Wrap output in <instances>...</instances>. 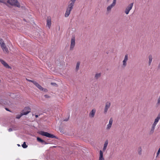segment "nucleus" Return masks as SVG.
Instances as JSON below:
<instances>
[{"instance_id": "nucleus-1", "label": "nucleus", "mask_w": 160, "mask_h": 160, "mask_svg": "<svg viewBox=\"0 0 160 160\" xmlns=\"http://www.w3.org/2000/svg\"><path fill=\"white\" fill-rule=\"evenodd\" d=\"M76 1V0H70V1L68 2V5L64 15V16L65 17H68L70 14L73 8Z\"/></svg>"}, {"instance_id": "nucleus-2", "label": "nucleus", "mask_w": 160, "mask_h": 160, "mask_svg": "<svg viewBox=\"0 0 160 160\" xmlns=\"http://www.w3.org/2000/svg\"><path fill=\"white\" fill-rule=\"evenodd\" d=\"M0 2L19 8L20 7V4L17 0H0Z\"/></svg>"}, {"instance_id": "nucleus-3", "label": "nucleus", "mask_w": 160, "mask_h": 160, "mask_svg": "<svg viewBox=\"0 0 160 160\" xmlns=\"http://www.w3.org/2000/svg\"><path fill=\"white\" fill-rule=\"evenodd\" d=\"M39 134L42 136H46L48 138H57V137L53 134H51L47 132L40 131Z\"/></svg>"}, {"instance_id": "nucleus-4", "label": "nucleus", "mask_w": 160, "mask_h": 160, "mask_svg": "<svg viewBox=\"0 0 160 160\" xmlns=\"http://www.w3.org/2000/svg\"><path fill=\"white\" fill-rule=\"evenodd\" d=\"M133 5V2L130 4L126 8L124 12L126 14H128L129 11L132 9Z\"/></svg>"}, {"instance_id": "nucleus-5", "label": "nucleus", "mask_w": 160, "mask_h": 160, "mask_svg": "<svg viewBox=\"0 0 160 160\" xmlns=\"http://www.w3.org/2000/svg\"><path fill=\"white\" fill-rule=\"evenodd\" d=\"M31 110V108L29 107H25L22 111V115L27 114L30 112Z\"/></svg>"}, {"instance_id": "nucleus-6", "label": "nucleus", "mask_w": 160, "mask_h": 160, "mask_svg": "<svg viewBox=\"0 0 160 160\" xmlns=\"http://www.w3.org/2000/svg\"><path fill=\"white\" fill-rule=\"evenodd\" d=\"M75 44V37H72L71 40V44L70 49L72 50L74 48Z\"/></svg>"}, {"instance_id": "nucleus-7", "label": "nucleus", "mask_w": 160, "mask_h": 160, "mask_svg": "<svg viewBox=\"0 0 160 160\" xmlns=\"http://www.w3.org/2000/svg\"><path fill=\"white\" fill-rule=\"evenodd\" d=\"M111 106V102L109 101L107 102L105 104V106L104 109V113H106Z\"/></svg>"}, {"instance_id": "nucleus-8", "label": "nucleus", "mask_w": 160, "mask_h": 160, "mask_svg": "<svg viewBox=\"0 0 160 160\" xmlns=\"http://www.w3.org/2000/svg\"><path fill=\"white\" fill-rule=\"evenodd\" d=\"M117 0H113L112 3L107 8V10L108 12H109L111 11V9L115 6Z\"/></svg>"}, {"instance_id": "nucleus-9", "label": "nucleus", "mask_w": 160, "mask_h": 160, "mask_svg": "<svg viewBox=\"0 0 160 160\" xmlns=\"http://www.w3.org/2000/svg\"><path fill=\"white\" fill-rule=\"evenodd\" d=\"M51 24V20L50 17H48L47 19V26L49 29L50 28Z\"/></svg>"}, {"instance_id": "nucleus-10", "label": "nucleus", "mask_w": 160, "mask_h": 160, "mask_svg": "<svg viewBox=\"0 0 160 160\" xmlns=\"http://www.w3.org/2000/svg\"><path fill=\"white\" fill-rule=\"evenodd\" d=\"M128 55L126 54L124 57V59L122 61V66L125 67L127 65V62L128 61Z\"/></svg>"}, {"instance_id": "nucleus-11", "label": "nucleus", "mask_w": 160, "mask_h": 160, "mask_svg": "<svg viewBox=\"0 0 160 160\" xmlns=\"http://www.w3.org/2000/svg\"><path fill=\"white\" fill-rule=\"evenodd\" d=\"M0 62L5 68H11L9 65L4 61L0 59Z\"/></svg>"}, {"instance_id": "nucleus-12", "label": "nucleus", "mask_w": 160, "mask_h": 160, "mask_svg": "<svg viewBox=\"0 0 160 160\" xmlns=\"http://www.w3.org/2000/svg\"><path fill=\"white\" fill-rule=\"evenodd\" d=\"M96 112V110L93 109L92 110L89 114V116L91 118H93Z\"/></svg>"}, {"instance_id": "nucleus-13", "label": "nucleus", "mask_w": 160, "mask_h": 160, "mask_svg": "<svg viewBox=\"0 0 160 160\" xmlns=\"http://www.w3.org/2000/svg\"><path fill=\"white\" fill-rule=\"evenodd\" d=\"M160 119V112L158 114V117L155 119L153 123V124L156 125L158 122L159 119Z\"/></svg>"}, {"instance_id": "nucleus-14", "label": "nucleus", "mask_w": 160, "mask_h": 160, "mask_svg": "<svg viewBox=\"0 0 160 160\" xmlns=\"http://www.w3.org/2000/svg\"><path fill=\"white\" fill-rule=\"evenodd\" d=\"M98 160H105L103 156L102 151L101 150L99 151Z\"/></svg>"}, {"instance_id": "nucleus-15", "label": "nucleus", "mask_w": 160, "mask_h": 160, "mask_svg": "<svg viewBox=\"0 0 160 160\" xmlns=\"http://www.w3.org/2000/svg\"><path fill=\"white\" fill-rule=\"evenodd\" d=\"M156 125L152 124V126L151 127V128L150 129L149 132V134L150 135L152 134L154 132L155 128L156 127Z\"/></svg>"}, {"instance_id": "nucleus-16", "label": "nucleus", "mask_w": 160, "mask_h": 160, "mask_svg": "<svg viewBox=\"0 0 160 160\" xmlns=\"http://www.w3.org/2000/svg\"><path fill=\"white\" fill-rule=\"evenodd\" d=\"M1 47L4 52H5L7 53L8 52V48L6 47L5 44H4L3 45H2V46H1Z\"/></svg>"}, {"instance_id": "nucleus-17", "label": "nucleus", "mask_w": 160, "mask_h": 160, "mask_svg": "<svg viewBox=\"0 0 160 160\" xmlns=\"http://www.w3.org/2000/svg\"><path fill=\"white\" fill-rule=\"evenodd\" d=\"M1 47L4 52H5L7 53L8 52V48L6 47L5 44H4L3 45H2V46H1Z\"/></svg>"}, {"instance_id": "nucleus-18", "label": "nucleus", "mask_w": 160, "mask_h": 160, "mask_svg": "<svg viewBox=\"0 0 160 160\" xmlns=\"http://www.w3.org/2000/svg\"><path fill=\"white\" fill-rule=\"evenodd\" d=\"M1 47L4 52H5L7 53L8 52V48L6 47L5 44H4L3 45H2V46H1Z\"/></svg>"}, {"instance_id": "nucleus-19", "label": "nucleus", "mask_w": 160, "mask_h": 160, "mask_svg": "<svg viewBox=\"0 0 160 160\" xmlns=\"http://www.w3.org/2000/svg\"><path fill=\"white\" fill-rule=\"evenodd\" d=\"M37 141L42 143L44 144H47V143L44 140L41 139V138L39 137H37Z\"/></svg>"}, {"instance_id": "nucleus-20", "label": "nucleus", "mask_w": 160, "mask_h": 160, "mask_svg": "<svg viewBox=\"0 0 160 160\" xmlns=\"http://www.w3.org/2000/svg\"><path fill=\"white\" fill-rule=\"evenodd\" d=\"M34 85H35L40 90L43 91L44 90V88H43L40 85L36 82Z\"/></svg>"}, {"instance_id": "nucleus-21", "label": "nucleus", "mask_w": 160, "mask_h": 160, "mask_svg": "<svg viewBox=\"0 0 160 160\" xmlns=\"http://www.w3.org/2000/svg\"><path fill=\"white\" fill-rule=\"evenodd\" d=\"M108 141L107 140L106 141L104 142L103 147L102 149V151L103 152H104L106 150L108 145Z\"/></svg>"}, {"instance_id": "nucleus-22", "label": "nucleus", "mask_w": 160, "mask_h": 160, "mask_svg": "<svg viewBox=\"0 0 160 160\" xmlns=\"http://www.w3.org/2000/svg\"><path fill=\"white\" fill-rule=\"evenodd\" d=\"M138 154L139 155H141L142 154V147L141 146L139 147L137 149Z\"/></svg>"}, {"instance_id": "nucleus-23", "label": "nucleus", "mask_w": 160, "mask_h": 160, "mask_svg": "<svg viewBox=\"0 0 160 160\" xmlns=\"http://www.w3.org/2000/svg\"><path fill=\"white\" fill-rule=\"evenodd\" d=\"M148 58H149V62H148V64L149 65H151V63L152 61V57L151 55H149L148 56Z\"/></svg>"}, {"instance_id": "nucleus-24", "label": "nucleus", "mask_w": 160, "mask_h": 160, "mask_svg": "<svg viewBox=\"0 0 160 160\" xmlns=\"http://www.w3.org/2000/svg\"><path fill=\"white\" fill-rule=\"evenodd\" d=\"M101 76V73H97L95 75V78L96 79H98V78H100Z\"/></svg>"}, {"instance_id": "nucleus-25", "label": "nucleus", "mask_w": 160, "mask_h": 160, "mask_svg": "<svg viewBox=\"0 0 160 160\" xmlns=\"http://www.w3.org/2000/svg\"><path fill=\"white\" fill-rule=\"evenodd\" d=\"M80 62H77V64H76V70L77 71H78L79 69V66H80Z\"/></svg>"}, {"instance_id": "nucleus-26", "label": "nucleus", "mask_w": 160, "mask_h": 160, "mask_svg": "<svg viewBox=\"0 0 160 160\" xmlns=\"http://www.w3.org/2000/svg\"><path fill=\"white\" fill-rule=\"evenodd\" d=\"M5 44L3 41V40L2 39L0 38V46H1L2 45H3L4 44Z\"/></svg>"}, {"instance_id": "nucleus-27", "label": "nucleus", "mask_w": 160, "mask_h": 160, "mask_svg": "<svg viewBox=\"0 0 160 160\" xmlns=\"http://www.w3.org/2000/svg\"><path fill=\"white\" fill-rule=\"evenodd\" d=\"M112 125L110 124H108L107 126L106 129L107 130H109V129L111 128V127Z\"/></svg>"}, {"instance_id": "nucleus-28", "label": "nucleus", "mask_w": 160, "mask_h": 160, "mask_svg": "<svg viewBox=\"0 0 160 160\" xmlns=\"http://www.w3.org/2000/svg\"><path fill=\"white\" fill-rule=\"evenodd\" d=\"M22 147L23 148H26L28 147V146L26 145V143L25 142H24V143H23V144L22 145Z\"/></svg>"}, {"instance_id": "nucleus-29", "label": "nucleus", "mask_w": 160, "mask_h": 160, "mask_svg": "<svg viewBox=\"0 0 160 160\" xmlns=\"http://www.w3.org/2000/svg\"><path fill=\"white\" fill-rule=\"evenodd\" d=\"M112 122H113V119H112V118H111L109 119V124H111L112 125Z\"/></svg>"}, {"instance_id": "nucleus-30", "label": "nucleus", "mask_w": 160, "mask_h": 160, "mask_svg": "<svg viewBox=\"0 0 160 160\" xmlns=\"http://www.w3.org/2000/svg\"><path fill=\"white\" fill-rule=\"evenodd\" d=\"M23 115H22V113L20 115H18V116H17L16 117V118L18 119H19Z\"/></svg>"}, {"instance_id": "nucleus-31", "label": "nucleus", "mask_w": 160, "mask_h": 160, "mask_svg": "<svg viewBox=\"0 0 160 160\" xmlns=\"http://www.w3.org/2000/svg\"><path fill=\"white\" fill-rule=\"evenodd\" d=\"M27 80L29 82H32L34 84V83H35V82H36L35 81H32V80H29V79H27Z\"/></svg>"}, {"instance_id": "nucleus-32", "label": "nucleus", "mask_w": 160, "mask_h": 160, "mask_svg": "<svg viewBox=\"0 0 160 160\" xmlns=\"http://www.w3.org/2000/svg\"><path fill=\"white\" fill-rule=\"evenodd\" d=\"M51 84L52 85L56 86H58V85L55 83L52 82Z\"/></svg>"}, {"instance_id": "nucleus-33", "label": "nucleus", "mask_w": 160, "mask_h": 160, "mask_svg": "<svg viewBox=\"0 0 160 160\" xmlns=\"http://www.w3.org/2000/svg\"><path fill=\"white\" fill-rule=\"evenodd\" d=\"M160 152V148H159L158 150V152L157 153V156H158Z\"/></svg>"}, {"instance_id": "nucleus-34", "label": "nucleus", "mask_w": 160, "mask_h": 160, "mask_svg": "<svg viewBox=\"0 0 160 160\" xmlns=\"http://www.w3.org/2000/svg\"><path fill=\"white\" fill-rule=\"evenodd\" d=\"M44 97L46 98H49V96L48 95H45Z\"/></svg>"}, {"instance_id": "nucleus-35", "label": "nucleus", "mask_w": 160, "mask_h": 160, "mask_svg": "<svg viewBox=\"0 0 160 160\" xmlns=\"http://www.w3.org/2000/svg\"><path fill=\"white\" fill-rule=\"evenodd\" d=\"M8 131L9 132H11V131H12V129L11 128H9V129H8Z\"/></svg>"}, {"instance_id": "nucleus-36", "label": "nucleus", "mask_w": 160, "mask_h": 160, "mask_svg": "<svg viewBox=\"0 0 160 160\" xmlns=\"http://www.w3.org/2000/svg\"><path fill=\"white\" fill-rule=\"evenodd\" d=\"M5 109L7 110V111H10V110H9V109L7 108H5Z\"/></svg>"}, {"instance_id": "nucleus-37", "label": "nucleus", "mask_w": 160, "mask_h": 160, "mask_svg": "<svg viewBox=\"0 0 160 160\" xmlns=\"http://www.w3.org/2000/svg\"><path fill=\"white\" fill-rule=\"evenodd\" d=\"M35 116L36 118H37L38 117V116L37 115H35Z\"/></svg>"}, {"instance_id": "nucleus-38", "label": "nucleus", "mask_w": 160, "mask_h": 160, "mask_svg": "<svg viewBox=\"0 0 160 160\" xmlns=\"http://www.w3.org/2000/svg\"><path fill=\"white\" fill-rule=\"evenodd\" d=\"M46 90H47L46 89H44L45 91H46Z\"/></svg>"}, {"instance_id": "nucleus-39", "label": "nucleus", "mask_w": 160, "mask_h": 160, "mask_svg": "<svg viewBox=\"0 0 160 160\" xmlns=\"http://www.w3.org/2000/svg\"><path fill=\"white\" fill-rule=\"evenodd\" d=\"M32 115L33 116V115H34V114H32Z\"/></svg>"}]
</instances>
